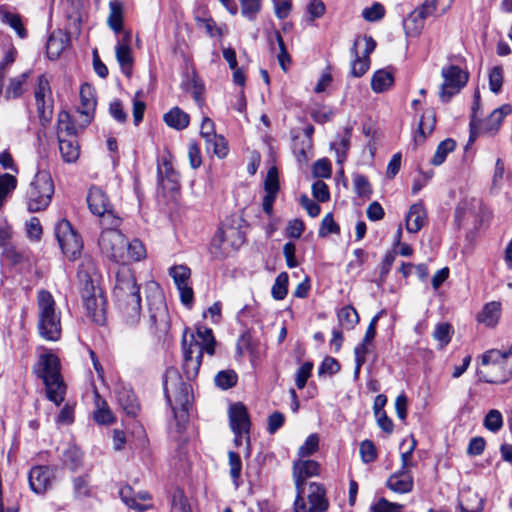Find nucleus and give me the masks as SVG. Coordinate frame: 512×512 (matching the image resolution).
Segmentation results:
<instances>
[{"label": "nucleus", "instance_id": "4c0bfd02", "mask_svg": "<svg viewBox=\"0 0 512 512\" xmlns=\"http://www.w3.org/2000/svg\"><path fill=\"white\" fill-rule=\"evenodd\" d=\"M99 218V226L101 231L120 230L122 218L114 210V207L107 210L103 214L96 215Z\"/></svg>", "mask_w": 512, "mask_h": 512}, {"label": "nucleus", "instance_id": "6e6d98bb", "mask_svg": "<svg viewBox=\"0 0 512 512\" xmlns=\"http://www.w3.org/2000/svg\"><path fill=\"white\" fill-rule=\"evenodd\" d=\"M170 275L173 278L176 287L189 284L191 270L185 265H177L170 269Z\"/></svg>", "mask_w": 512, "mask_h": 512}, {"label": "nucleus", "instance_id": "a211bd4d", "mask_svg": "<svg viewBox=\"0 0 512 512\" xmlns=\"http://www.w3.org/2000/svg\"><path fill=\"white\" fill-rule=\"evenodd\" d=\"M228 417L229 425L233 433H238L239 431H250V416L243 403H231L228 408Z\"/></svg>", "mask_w": 512, "mask_h": 512}, {"label": "nucleus", "instance_id": "2f4dec72", "mask_svg": "<svg viewBox=\"0 0 512 512\" xmlns=\"http://www.w3.org/2000/svg\"><path fill=\"white\" fill-rule=\"evenodd\" d=\"M190 117L178 107L172 108L164 115V122L172 128L182 130L189 125Z\"/></svg>", "mask_w": 512, "mask_h": 512}, {"label": "nucleus", "instance_id": "0e129e2a", "mask_svg": "<svg viewBox=\"0 0 512 512\" xmlns=\"http://www.w3.org/2000/svg\"><path fill=\"white\" fill-rule=\"evenodd\" d=\"M264 190L266 193L277 194L279 191L278 170L276 167H271L266 175L264 182Z\"/></svg>", "mask_w": 512, "mask_h": 512}, {"label": "nucleus", "instance_id": "39448f33", "mask_svg": "<svg viewBox=\"0 0 512 512\" xmlns=\"http://www.w3.org/2000/svg\"><path fill=\"white\" fill-rule=\"evenodd\" d=\"M37 331L45 341L56 342L62 335L61 312L52 294L44 289L37 292Z\"/></svg>", "mask_w": 512, "mask_h": 512}, {"label": "nucleus", "instance_id": "2eb2a0df", "mask_svg": "<svg viewBox=\"0 0 512 512\" xmlns=\"http://www.w3.org/2000/svg\"><path fill=\"white\" fill-rule=\"evenodd\" d=\"M511 112L512 107L508 104H505L493 110L491 114L483 122H481L480 120L477 119L476 111L474 110L470 122V141H474L478 125L480 126V129L483 133L495 135L499 131L505 116H507Z\"/></svg>", "mask_w": 512, "mask_h": 512}, {"label": "nucleus", "instance_id": "393cba45", "mask_svg": "<svg viewBox=\"0 0 512 512\" xmlns=\"http://www.w3.org/2000/svg\"><path fill=\"white\" fill-rule=\"evenodd\" d=\"M387 487L397 493H408L413 489V476L409 470H400L387 480Z\"/></svg>", "mask_w": 512, "mask_h": 512}, {"label": "nucleus", "instance_id": "bb28decb", "mask_svg": "<svg viewBox=\"0 0 512 512\" xmlns=\"http://www.w3.org/2000/svg\"><path fill=\"white\" fill-rule=\"evenodd\" d=\"M124 11L120 0H111L109 2V15L107 25L115 33L120 34L123 31Z\"/></svg>", "mask_w": 512, "mask_h": 512}, {"label": "nucleus", "instance_id": "b1692460", "mask_svg": "<svg viewBox=\"0 0 512 512\" xmlns=\"http://www.w3.org/2000/svg\"><path fill=\"white\" fill-rule=\"evenodd\" d=\"M119 494H120L122 501L128 507L135 509L139 512L149 510L153 507V505L151 503L141 504L138 502V500L144 501V502L151 500L150 494L146 491H140L137 494H135L131 487L126 486V487H123L120 489Z\"/></svg>", "mask_w": 512, "mask_h": 512}, {"label": "nucleus", "instance_id": "e433bc0d", "mask_svg": "<svg viewBox=\"0 0 512 512\" xmlns=\"http://www.w3.org/2000/svg\"><path fill=\"white\" fill-rule=\"evenodd\" d=\"M67 46V39L62 33H52L48 38L46 49L50 59H56Z\"/></svg>", "mask_w": 512, "mask_h": 512}, {"label": "nucleus", "instance_id": "8fccbe9b", "mask_svg": "<svg viewBox=\"0 0 512 512\" xmlns=\"http://www.w3.org/2000/svg\"><path fill=\"white\" fill-rule=\"evenodd\" d=\"M237 350L239 355L249 354L251 358L257 357V345L248 333H244L237 342Z\"/></svg>", "mask_w": 512, "mask_h": 512}, {"label": "nucleus", "instance_id": "4468645a", "mask_svg": "<svg viewBox=\"0 0 512 512\" xmlns=\"http://www.w3.org/2000/svg\"><path fill=\"white\" fill-rule=\"evenodd\" d=\"M302 494L297 492L293 505L294 512H325L328 509L329 503L325 497V489L321 484L316 482L309 484V506L306 505Z\"/></svg>", "mask_w": 512, "mask_h": 512}, {"label": "nucleus", "instance_id": "c756f323", "mask_svg": "<svg viewBox=\"0 0 512 512\" xmlns=\"http://www.w3.org/2000/svg\"><path fill=\"white\" fill-rule=\"evenodd\" d=\"M501 306L498 302L487 303L478 314L477 320L487 327H494L500 318Z\"/></svg>", "mask_w": 512, "mask_h": 512}, {"label": "nucleus", "instance_id": "052dcab7", "mask_svg": "<svg viewBox=\"0 0 512 512\" xmlns=\"http://www.w3.org/2000/svg\"><path fill=\"white\" fill-rule=\"evenodd\" d=\"M385 15V8L382 4L375 2L372 6L363 9L362 17L369 22L381 20Z\"/></svg>", "mask_w": 512, "mask_h": 512}, {"label": "nucleus", "instance_id": "cd10ccee", "mask_svg": "<svg viewBox=\"0 0 512 512\" xmlns=\"http://www.w3.org/2000/svg\"><path fill=\"white\" fill-rule=\"evenodd\" d=\"M118 402L128 415L135 416L139 411L137 398L131 389L126 386H118Z\"/></svg>", "mask_w": 512, "mask_h": 512}, {"label": "nucleus", "instance_id": "20e7f679", "mask_svg": "<svg viewBox=\"0 0 512 512\" xmlns=\"http://www.w3.org/2000/svg\"><path fill=\"white\" fill-rule=\"evenodd\" d=\"M93 270V263L86 261L80 265L77 277L81 284L80 294L87 315L95 323L102 325L105 322L106 300L98 286V276Z\"/></svg>", "mask_w": 512, "mask_h": 512}, {"label": "nucleus", "instance_id": "f8f14e48", "mask_svg": "<svg viewBox=\"0 0 512 512\" xmlns=\"http://www.w3.org/2000/svg\"><path fill=\"white\" fill-rule=\"evenodd\" d=\"M441 75L443 77V83L439 97L441 101L448 102L466 85L468 73L463 71L459 66L449 65L442 68Z\"/></svg>", "mask_w": 512, "mask_h": 512}, {"label": "nucleus", "instance_id": "09e8293b", "mask_svg": "<svg viewBox=\"0 0 512 512\" xmlns=\"http://www.w3.org/2000/svg\"><path fill=\"white\" fill-rule=\"evenodd\" d=\"M453 328L449 323H439L436 325L433 338L438 342L439 347H445L451 340Z\"/></svg>", "mask_w": 512, "mask_h": 512}, {"label": "nucleus", "instance_id": "680f3d73", "mask_svg": "<svg viewBox=\"0 0 512 512\" xmlns=\"http://www.w3.org/2000/svg\"><path fill=\"white\" fill-rule=\"evenodd\" d=\"M241 13L249 20H254L261 8L260 0H239Z\"/></svg>", "mask_w": 512, "mask_h": 512}, {"label": "nucleus", "instance_id": "a19ab883", "mask_svg": "<svg viewBox=\"0 0 512 512\" xmlns=\"http://www.w3.org/2000/svg\"><path fill=\"white\" fill-rule=\"evenodd\" d=\"M73 494L76 499L91 496L90 479L88 475L77 476L72 479Z\"/></svg>", "mask_w": 512, "mask_h": 512}, {"label": "nucleus", "instance_id": "13d9d810", "mask_svg": "<svg viewBox=\"0 0 512 512\" xmlns=\"http://www.w3.org/2000/svg\"><path fill=\"white\" fill-rule=\"evenodd\" d=\"M484 426L491 432H498L503 426V417L500 411L490 410L484 418Z\"/></svg>", "mask_w": 512, "mask_h": 512}, {"label": "nucleus", "instance_id": "f03ea898", "mask_svg": "<svg viewBox=\"0 0 512 512\" xmlns=\"http://www.w3.org/2000/svg\"><path fill=\"white\" fill-rule=\"evenodd\" d=\"M182 351H183V375L185 381L190 382L195 379L202 363L203 353L214 355L216 340L213 331L205 326H198L196 332L185 328L182 333Z\"/></svg>", "mask_w": 512, "mask_h": 512}, {"label": "nucleus", "instance_id": "774afa93", "mask_svg": "<svg viewBox=\"0 0 512 512\" xmlns=\"http://www.w3.org/2000/svg\"><path fill=\"white\" fill-rule=\"evenodd\" d=\"M45 394L46 397L55 403L56 405H60L65 398L66 394V386H45Z\"/></svg>", "mask_w": 512, "mask_h": 512}, {"label": "nucleus", "instance_id": "de8ad7c7", "mask_svg": "<svg viewBox=\"0 0 512 512\" xmlns=\"http://www.w3.org/2000/svg\"><path fill=\"white\" fill-rule=\"evenodd\" d=\"M207 151H212L218 158H224L228 154V144L226 139L221 135H216L206 141Z\"/></svg>", "mask_w": 512, "mask_h": 512}, {"label": "nucleus", "instance_id": "9b49d317", "mask_svg": "<svg viewBox=\"0 0 512 512\" xmlns=\"http://www.w3.org/2000/svg\"><path fill=\"white\" fill-rule=\"evenodd\" d=\"M243 243V234L237 228L227 226L215 234L211 243V253L215 258H223L231 251L239 249Z\"/></svg>", "mask_w": 512, "mask_h": 512}, {"label": "nucleus", "instance_id": "603ef678", "mask_svg": "<svg viewBox=\"0 0 512 512\" xmlns=\"http://www.w3.org/2000/svg\"><path fill=\"white\" fill-rule=\"evenodd\" d=\"M339 370L340 364L338 361L333 357L327 356L318 367L317 373L320 378L324 379L327 376L336 374Z\"/></svg>", "mask_w": 512, "mask_h": 512}, {"label": "nucleus", "instance_id": "0eeeda50", "mask_svg": "<svg viewBox=\"0 0 512 512\" xmlns=\"http://www.w3.org/2000/svg\"><path fill=\"white\" fill-rule=\"evenodd\" d=\"M192 386H165V397L174 414L176 433L180 435L188 423V410L193 400Z\"/></svg>", "mask_w": 512, "mask_h": 512}, {"label": "nucleus", "instance_id": "3c124183", "mask_svg": "<svg viewBox=\"0 0 512 512\" xmlns=\"http://www.w3.org/2000/svg\"><path fill=\"white\" fill-rule=\"evenodd\" d=\"M453 2L454 0H425L422 4L430 10L432 16H440L450 9Z\"/></svg>", "mask_w": 512, "mask_h": 512}, {"label": "nucleus", "instance_id": "72a5a7b5", "mask_svg": "<svg viewBox=\"0 0 512 512\" xmlns=\"http://www.w3.org/2000/svg\"><path fill=\"white\" fill-rule=\"evenodd\" d=\"M59 150L62 159L67 163H73L79 158V146L73 139H64L59 136Z\"/></svg>", "mask_w": 512, "mask_h": 512}, {"label": "nucleus", "instance_id": "ea45409f", "mask_svg": "<svg viewBox=\"0 0 512 512\" xmlns=\"http://www.w3.org/2000/svg\"><path fill=\"white\" fill-rule=\"evenodd\" d=\"M0 15L1 21L9 25L12 29H14L21 39L26 38L27 31L22 23V19L19 14L11 13L9 11H1Z\"/></svg>", "mask_w": 512, "mask_h": 512}, {"label": "nucleus", "instance_id": "1a4fd4ad", "mask_svg": "<svg viewBox=\"0 0 512 512\" xmlns=\"http://www.w3.org/2000/svg\"><path fill=\"white\" fill-rule=\"evenodd\" d=\"M512 352H502L497 349H491L481 356V363L484 366L496 371L494 379H485L488 384L505 383L512 375Z\"/></svg>", "mask_w": 512, "mask_h": 512}, {"label": "nucleus", "instance_id": "dca6fc26", "mask_svg": "<svg viewBox=\"0 0 512 512\" xmlns=\"http://www.w3.org/2000/svg\"><path fill=\"white\" fill-rule=\"evenodd\" d=\"M34 371L38 378L43 380V384H64L60 360L54 354L40 355Z\"/></svg>", "mask_w": 512, "mask_h": 512}, {"label": "nucleus", "instance_id": "c9c22d12", "mask_svg": "<svg viewBox=\"0 0 512 512\" xmlns=\"http://www.w3.org/2000/svg\"><path fill=\"white\" fill-rule=\"evenodd\" d=\"M394 82L391 72L386 70H378L373 74L371 80V88L376 93H382L389 89Z\"/></svg>", "mask_w": 512, "mask_h": 512}, {"label": "nucleus", "instance_id": "7c9ffc66", "mask_svg": "<svg viewBox=\"0 0 512 512\" xmlns=\"http://www.w3.org/2000/svg\"><path fill=\"white\" fill-rule=\"evenodd\" d=\"M18 181L15 176L4 173L0 175V211L3 209L14 190L17 188Z\"/></svg>", "mask_w": 512, "mask_h": 512}, {"label": "nucleus", "instance_id": "a878e982", "mask_svg": "<svg viewBox=\"0 0 512 512\" xmlns=\"http://www.w3.org/2000/svg\"><path fill=\"white\" fill-rule=\"evenodd\" d=\"M427 212L421 203L413 204L406 216V229L410 233H417L425 225Z\"/></svg>", "mask_w": 512, "mask_h": 512}, {"label": "nucleus", "instance_id": "412c9836", "mask_svg": "<svg viewBox=\"0 0 512 512\" xmlns=\"http://www.w3.org/2000/svg\"><path fill=\"white\" fill-rule=\"evenodd\" d=\"M432 16L423 4L415 8L403 21V29L408 37L418 36L424 28L427 17Z\"/></svg>", "mask_w": 512, "mask_h": 512}, {"label": "nucleus", "instance_id": "e2e57ef3", "mask_svg": "<svg viewBox=\"0 0 512 512\" xmlns=\"http://www.w3.org/2000/svg\"><path fill=\"white\" fill-rule=\"evenodd\" d=\"M354 188L358 196L369 197L372 193L371 185L366 176L356 174L353 177Z\"/></svg>", "mask_w": 512, "mask_h": 512}, {"label": "nucleus", "instance_id": "ddd939ff", "mask_svg": "<svg viewBox=\"0 0 512 512\" xmlns=\"http://www.w3.org/2000/svg\"><path fill=\"white\" fill-rule=\"evenodd\" d=\"M55 235L62 252L69 259H74L80 254L83 243L69 221L66 219L60 220L55 226Z\"/></svg>", "mask_w": 512, "mask_h": 512}, {"label": "nucleus", "instance_id": "6e6552de", "mask_svg": "<svg viewBox=\"0 0 512 512\" xmlns=\"http://www.w3.org/2000/svg\"><path fill=\"white\" fill-rule=\"evenodd\" d=\"M54 184L47 171H39L27 190V208L30 212L44 210L51 202Z\"/></svg>", "mask_w": 512, "mask_h": 512}, {"label": "nucleus", "instance_id": "9d476101", "mask_svg": "<svg viewBox=\"0 0 512 512\" xmlns=\"http://www.w3.org/2000/svg\"><path fill=\"white\" fill-rule=\"evenodd\" d=\"M33 95L39 121L45 126L52 119L54 106L50 81L45 74L37 77Z\"/></svg>", "mask_w": 512, "mask_h": 512}, {"label": "nucleus", "instance_id": "f257e3e1", "mask_svg": "<svg viewBox=\"0 0 512 512\" xmlns=\"http://www.w3.org/2000/svg\"><path fill=\"white\" fill-rule=\"evenodd\" d=\"M116 308L125 325L136 326L141 318V294L134 272L128 266H120L116 272L113 289Z\"/></svg>", "mask_w": 512, "mask_h": 512}, {"label": "nucleus", "instance_id": "864d4df0", "mask_svg": "<svg viewBox=\"0 0 512 512\" xmlns=\"http://www.w3.org/2000/svg\"><path fill=\"white\" fill-rule=\"evenodd\" d=\"M188 89L191 92L197 105L202 107L204 105L203 94L205 91V86L202 80L194 75L188 82Z\"/></svg>", "mask_w": 512, "mask_h": 512}, {"label": "nucleus", "instance_id": "5fc2aeb1", "mask_svg": "<svg viewBox=\"0 0 512 512\" xmlns=\"http://www.w3.org/2000/svg\"><path fill=\"white\" fill-rule=\"evenodd\" d=\"M94 420L101 425H109L114 422L115 418L108 408L107 404L103 401L101 404L97 401V409L93 414Z\"/></svg>", "mask_w": 512, "mask_h": 512}, {"label": "nucleus", "instance_id": "79ce46f5", "mask_svg": "<svg viewBox=\"0 0 512 512\" xmlns=\"http://www.w3.org/2000/svg\"><path fill=\"white\" fill-rule=\"evenodd\" d=\"M350 138H351V128L346 127L344 129L343 135L341 136L339 142H335L331 144V148L335 150L337 154V162L342 163L346 159V153L350 146Z\"/></svg>", "mask_w": 512, "mask_h": 512}, {"label": "nucleus", "instance_id": "bf43d9fd", "mask_svg": "<svg viewBox=\"0 0 512 512\" xmlns=\"http://www.w3.org/2000/svg\"><path fill=\"white\" fill-rule=\"evenodd\" d=\"M228 460H229V467H230V476L235 483L236 486H238V480L241 477V471H242V461L240 459V456L233 451L228 452Z\"/></svg>", "mask_w": 512, "mask_h": 512}, {"label": "nucleus", "instance_id": "49530a36", "mask_svg": "<svg viewBox=\"0 0 512 512\" xmlns=\"http://www.w3.org/2000/svg\"><path fill=\"white\" fill-rule=\"evenodd\" d=\"M197 26L203 29L204 32L210 37L221 38L224 34V26H218L212 18H196Z\"/></svg>", "mask_w": 512, "mask_h": 512}, {"label": "nucleus", "instance_id": "c85d7f7f", "mask_svg": "<svg viewBox=\"0 0 512 512\" xmlns=\"http://www.w3.org/2000/svg\"><path fill=\"white\" fill-rule=\"evenodd\" d=\"M436 124V116L432 109L426 110L421 116L418 132L415 135V142L422 143L426 136L431 134Z\"/></svg>", "mask_w": 512, "mask_h": 512}, {"label": "nucleus", "instance_id": "7ed1b4c3", "mask_svg": "<svg viewBox=\"0 0 512 512\" xmlns=\"http://www.w3.org/2000/svg\"><path fill=\"white\" fill-rule=\"evenodd\" d=\"M98 246L106 258L122 266L146 257L144 244L139 239L128 241L120 230L101 231Z\"/></svg>", "mask_w": 512, "mask_h": 512}, {"label": "nucleus", "instance_id": "423d86ee", "mask_svg": "<svg viewBox=\"0 0 512 512\" xmlns=\"http://www.w3.org/2000/svg\"><path fill=\"white\" fill-rule=\"evenodd\" d=\"M147 288L150 291L147 296L150 327L158 338H164L170 330V317L163 292L156 282H150Z\"/></svg>", "mask_w": 512, "mask_h": 512}, {"label": "nucleus", "instance_id": "37998d69", "mask_svg": "<svg viewBox=\"0 0 512 512\" xmlns=\"http://www.w3.org/2000/svg\"><path fill=\"white\" fill-rule=\"evenodd\" d=\"M289 277L286 272H281L275 279L271 288V295L275 300H283L288 293Z\"/></svg>", "mask_w": 512, "mask_h": 512}, {"label": "nucleus", "instance_id": "4d7b16f0", "mask_svg": "<svg viewBox=\"0 0 512 512\" xmlns=\"http://www.w3.org/2000/svg\"><path fill=\"white\" fill-rule=\"evenodd\" d=\"M170 512H192L184 492L180 489L173 493Z\"/></svg>", "mask_w": 512, "mask_h": 512}, {"label": "nucleus", "instance_id": "58836bf2", "mask_svg": "<svg viewBox=\"0 0 512 512\" xmlns=\"http://www.w3.org/2000/svg\"><path fill=\"white\" fill-rule=\"evenodd\" d=\"M337 317L339 324L347 330L353 329L354 326L359 322V315L356 309L351 305L342 307L338 311Z\"/></svg>", "mask_w": 512, "mask_h": 512}, {"label": "nucleus", "instance_id": "69168bd1", "mask_svg": "<svg viewBox=\"0 0 512 512\" xmlns=\"http://www.w3.org/2000/svg\"><path fill=\"white\" fill-rule=\"evenodd\" d=\"M404 506L398 503L390 502L385 498H380L371 506L372 512H403Z\"/></svg>", "mask_w": 512, "mask_h": 512}, {"label": "nucleus", "instance_id": "aec40b11", "mask_svg": "<svg viewBox=\"0 0 512 512\" xmlns=\"http://www.w3.org/2000/svg\"><path fill=\"white\" fill-rule=\"evenodd\" d=\"M53 473L48 466H35L28 475L29 485L36 494L45 493L51 486Z\"/></svg>", "mask_w": 512, "mask_h": 512}, {"label": "nucleus", "instance_id": "6ab92c4d", "mask_svg": "<svg viewBox=\"0 0 512 512\" xmlns=\"http://www.w3.org/2000/svg\"><path fill=\"white\" fill-rule=\"evenodd\" d=\"M320 466L314 460H298L293 465V477L295 481L296 491L304 492L303 485L307 478L317 476Z\"/></svg>", "mask_w": 512, "mask_h": 512}, {"label": "nucleus", "instance_id": "473e14b6", "mask_svg": "<svg viewBox=\"0 0 512 512\" xmlns=\"http://www.w3.org/2000/svg\"><path fill=\"white\" fill-rule=\"evenodd\" d=\"M30 74L31 72L27 71L9 80L5 90V96L7 99H15L23 94L24 85L27 79L30 77Z\"/></svg>", "mask_w": 512, "mask_h": 512}, {"label": "nucleus", "instance_id": "f3484780", "mask_svg": "<svg viewBox=\"0 0 512 512\" xmlns=\"http://www.w3.org/2000/svg\"><path fill=\"white\" fill-rule=\"evenodd\" d=\"M132 33L131 31H123L121 38L115 47V54L117 62L119 63L122 72L130 76L133 64V56L131 50Z\"/></svg>", "mask_w": 512, "mask_h": 512}, {"label": "nucleus", "instance_id": "5701e85b", "mask_svg": "<svg viewBox=\"0 0 512 512\" xmlns=\"http://www.w3.org/2000/svg\"><path fill=\"white\" fill-rule=\"evenodd\" d=\"M97 101L93 87L87 83L80 88V106L78 112L83 117V124L87 125L91 122L96 109Z\"/></svg>", "mask_w": 512, "mask_h": 512}, {"label": "nucleus", "instance_id": "338daca9", "mask_svg": "<svg viewBox=\"0 0 512 512\" xmlns=\"http://www.w3.org/2000/svg\"><path fill=\"white\" fill-rule=\"evenodd\" d=\"M503 84V69L496 66L490 70L489 73V88L490 90L498 94Z\"/></svg>", "mask_w": 512, "mask_h": 512}, {"label": "nucleus", "instance_id": "f704fd0d", "mask_svg": "<svg viewBox=\"0 0 512 512\" xmlns=\"http://www.w3.org/2000/svg\"><path fill=\"white\" fill-rule=\"evenodd\" d=\"M316 393V386H297V389L291 388L289 390V394L292 399L291 408L293 412L298 411L300 400H308L313 398Z\"/></svg>", "mask_w": 512, "mask_h": 512}, {"label": "nucleus", "instance_id": "4be33fe9", "mask_svg": "<svg viewBox=\"0 0 512 512\" xmlns=\"http://www.w3.org/2000/svg\"><path fill=\"white\" fill-rule=\"evenodd\" d=\"M89 211L93 215L103 214L113 207L107 193L99 186H91L86 196Z\"/></svg>", "mask_w": 512, "mask_h": 512}, {"label": "nucleus", "instance_id": "c03bdc74", "mask_svg": "<svg viewBox=\"0 0 512 512\" xmlns=\"http://www.w3.org/2000/svg\"><path fill=\"white\" fill-rule=\"evenodd\" d=\"M455 147L456 142L450 138L440 142L431 160V163L435 166L441 165L445 161L448 153L452 152Z\"/></svg>", "mask_w": 512, "mask_h": 512}, {"label": "nucleus", "instance_id": "a18cd8bd", "mask_svg": "<svg viewBox=\"0 0 512 512\" xmlns=\"http://www.w3.org/2000/svg\"><path fill=\"white\" fill-rule=\"evenodd\" d=\"M358 40L355 42L354 47L351 49V53L355 56V59L351 63V75L354 77L363 76L369 68V58L359 57L356 46Z\"/></svg>", "mask_w": 512, "mask_h": 512}]
</instances>
